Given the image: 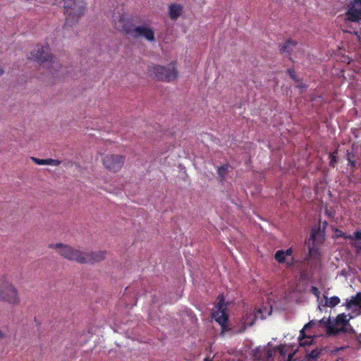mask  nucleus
<instances>
[{"label":"nucleus","instance_id":"obj_1","mask_svg":"<svg viewBox=\"0 0 361 361\" xmlns=\"http://www.w3.org/2000/svg\"><path fill=\"white\" fill-rule=\"evenodd\" d=\"M63 3L65 27H72L78 23L86 10V4L84 0H55L54 4Z\"/></svg>","mask_w":361,"mask_h":361},{"label":"nucleus","instance_id":"obj_2","mask_svg":"<svg viewBox=\"0 0 361 361\" xmlns=\"http://www.w3.org/2000/svg\"><path fill=\"white\" fill-rule=\"evenodd\" d=\"M50 47L49 45H37L30 53V59L40 63H49V69L52 75H57L54 72L60 71L61 66L58 61L49 54Z\"/></svg>","mask_w":361,"mask_h":361},{"label":"nucleus","instance_id":"obj_3","mask_svg":"<svg viewBox=\"0 0 361 361\" xmlns=\"http://www.w3.org/2000/svg\"><path fill=\"white\" fill-rule=\"evenodd\" d=\"M148 73L150 76L154 77L158 80L171 82L178 77V71L174 63H171L166 66L153 65L148 67Z\"/></svg>","mask_w":361,"mask_h":361},{"label":"nucleus","instance_id":"obj_4","mask_svg":"<svg viewBox=\"0 0 361 361\" xmlns=\"http://www.w3.org/2000/svg\"><path fill=\"white\" fill-rule=\"evenodd\" d=\"M48 247L58 250L60 255L68 260L75 261L80 264L81 262H82L81 260L82 258V252L79 250L74 249L68 245H64L63 243H51L49 244Z\"/></svg>","mask_w":361,"mask_h":361},{"label":"nucleus","instance_id":"obj_5","mask_svg":"<svg viewBox=\"0 0 361 361\" xmlns=\"http://www.w3.org/2000/svg\"><path fill=\"white\" fill-rule=\"evenodd\" d=\"M122 30L126 34L135 39L143 37L149 42H154L155 40L153 29L147 25H140L131 27L124 25L122 26Z\"/></svg>","mask_w":361,"mask_h":361},{"label":"nucleus","instance_id":"obj_6","mask_svg":"<svg viewBox=\"0 0 361 361\" xmlns=\"http://www.w3.org/2000/svg\"><path fill=\"white\" fill-rule=\"evenodd\" d=\"M349 319L344 314H339L337 315L334 323H331L329 319L326 322V327L327 329V334L329 335H337L340 332H345V326L348 324Z\"/></svg>","mask_w":361,"mask_h":361},{"label":"nucleus","instance_id":"obj_7","mask_svg":"<svg viewBox=\"0 0 361 361\" xmlns=\"http://www.w3.org/2000/svg\"><path fill=\"white\" fill-rule=\"evenodd\" d=\"M125 157L118 154H106L102 158L104 166L111 171L117 172L123 166Z\"/></svg>","mask_w":361,"mask_h":361},{"label":"nucleus","instance_id":"obj_8","mask_svg":"<svg viewBox=\"0 0 361 361\" xmlns=\"http://www.w3.org/2000/svg\"><path fill=\"white\" fill-rule=\"evenodd\" d=\"M345 19L348 21L358 23L361 20V0L351 1L345 12Z\"/></svg>","mask_w":361,"mask_h":361},{"label":"nucleus","instance_id":"obj_9","mask_svg":"<svg viewBox=\"0 0 361 361\" xmlns=\"http://www.w3.org/2000/svg\"><path fill=\"white\" fill-rule=\"evenodd\" d=\"M0 300L6 301L12 305H18L20 302L18 290L11 284L5 286L0 290Z\"/></svg>","mask_w":361,"mask_h":361},{"label":"nucleus","instance_id":"obj_10","mask_svg":"<svg viewBox=\"0 0 361 361\" xmlns=\"http://www.w3.org/2000/svg\"><path fill=\"white\" fill-rule=\"evenodd\" d=\"M106 252L105 251H97L92 252H82V258L81 264H93L99 262L106 257Z\"/></svg>","mask_w":361,"mask_h":361},{"label":"nucleus","instance_id":"obj_11","mask_svg":"<svg viewBox=\"0 0 361 361\" xmlns=\"http://www.w3.org/2000/svg\"><path fill=\"white\" fill-rule=\"evenodd\" d=\"M183 6L179 4H171L169 6V16L173 20H176L183 13Z\"/></svg>","mask_w":361,"mask_h":361},{"label":"nucleus","instance_id":"obj_12","mask_svg":"<svg viewBox=\"0 0 361 361\" xmlns=\"http://www.w3.org/2000/svg\"><path fill=\"white\" fill-rule=\"evenodd\" d=\"M344 306L347 310H350L353 307H357L361 310V292L357 293L350 299H346Z\"/></svg>","mask_w":361,"mask_h":361},{"label":"nucleus","instance_id":"obj_13","mask_svg":"<svg viewBox=\"0 0 361 361\" xmlns=\"http://www.w3.org/2000/svg\"><path fill=\"white\" fill-rule=\"evenodd\" d=\"M342 236L344 239H350L354 240L355 243L353 246L361 250V231H356L353 235H346L345 233H343Z\"/></svg>","mask_w":361,"mask_h":361},{"label":"nucleus","instance_id":"obj_14","mask_svg":"<svg viewBox=\"0 0 361 361\" xmlns=\"http://www.w3.org/2000/svg\"><path fill=\"white\" fill-rule=\"evenodd\" d=\"M213 317L215 320L221 326H224L228 319V317L226 312V310H216L212 314Z\"/></svg>","mask_w":361,"mask_h":361},{"label":"nucleus","instance_id":"obj_15","mask_svg":"<svg viewBox=\"0 0 361 361\" xmlns=\"http://www.w3.org/2000/svg\"><path fill=\"white\" fill-rule=\"evenodd\" d=\"M33 161L38 165H51V166H59L61 163V161L53 159H38L35 157H32Z\"/></svg>","mask_w":361,"mask_h":361},{"label":"nucleus","instance_id":"obj_16","mask_svg":"<svg viewBox=\"0 0 361 361\" xmlns=\"http://www.w3.org/2000/svg\"><path fill=\"white\" fill-rule=\"evenodd\" d=\"M297 44L298 42L296 41L288 39L281 46L280 51L281 53H290Z\"/></svg>","mask_w":361,"mask_h":361},{"label":"nucleus","instance_id":"obj_17","mask_svg":"<svg viewBox=\"0 0 361 361\" xmlns=\"http://www.w3.org/2000/svg\"><path fill=\"white\" fill-rule=\"evenodd\" d=\"M274 258L276 261H277L279 264H282L284 262H286L288 265H292L293 264V259L291 257V260L289 262L288 259H287V256L284 255L283 252V250H280L276 252Z\"/></svg>","mask_w":361,"mask_h":361},{"label":"nucleus","instance_id":"obj_18","mask_svg":"<svg viewBox=\"0 0 361 361\" xmlns=\"http://www.w3.org/2000/svg\"><path fill=\"white\" fill-rule=\"evenodd\" d=\"M324 298L326 300L325 305L330 307H336L341 302L340 298L338 296H333L328 298L327 296L324 295Z\"/></svg>","mask_w":361,"mask_h":361},{"label":"nucleus","instance_id":"obj_19","mask_svg":"<svg viewBox=\"0 0 361 361\" xmlns=\"http://www.w3.org/2000/svg\"><path fill=\"white\" fill-rule=\"evenodd\" d=\"M322 349H314L312 350L310 353L307 354V359L309 360H317V358L319 357V355L322 353Z\"/></svg>","mask_w":361,"mask_h":361},{"label":"nucleus","instance_id":"obj_20","mask_svg":"<svg viewBox=\"0 0 361 361\" xmlns=\"http://www.w3.org/2000/svg\"><path fill=\"white\" fill-rule=\"evenodd\" d=\"M228 165H224L219 166L217 170L218 175L222 178L224 179L226 176V173L228 171Z\"/></svg>","mask_w":361,"mask_h":361},{"label":"nucleus","instance_id":"obj_21","mask_svg":"<svg viewBox=\"0 0 361 361\" xmlns=\"http://www.w3.org/2000/svg\"><path fill=\"white\" fill-rule=\"evenodd\" d=\"M216 310H226V306L224 304V299L223 297H218V302L216 305Z\"/></svg>","mask_w":361,"mask_h":361},{"label":"nucleus","instance_id":"obj_22","mask_svg":"<svg viewBox=\"0 0 361 361\" xmlns=\"http://www.w3.org/2000/svg\"><path fill=\"white\" fill-rule=\"evenodd\" d=\"M336 154H337V151H335L329 154V159H330L329 165L332 167L335 166V163L336 162Z\"/></svg>","mask_w":361,"mask_h":361},{"label":"nucleus","instance_id":"obj_23","mask_svg":"<svg viewBox=\"0 0 361 361\" xmlns=\"http://www.w3.org/2000/svg\"><path fill=\"white\" fill-rule=\"evenodd\" d=\"M310 292L315 295L317 298H319L320 297V291L316 286H312L310 288Z\"/></svg>","mask_w":361,"mask_h":361},{"label":"nucleus","instance_id":"obj_24","mask_svg":"<svg viewBox=\"0 0 361 361\" xmlns=\"http://www.w3.org/2000/svg\"><path fill=\"white\" fill-rule=\"evenodd\" d=\"M312 341H313V338L311 336H310V338L300 340V345L305 346V345H310L311 343L312 342Z\"/></svg>","mask_w":361,"mask_h":361},{"label":"nucleus","instance_id":"obj_25","mask_svg":"<svg viewBox=\"0 0 361 361\" xmlns=\"http://www.w3.org/2000/svg\"><path fill=\"white\" fill-rule=\"evenodd\" d=\"M347 159L348 161V165H350L353 168H355V161L350 159V153L347 154Z\"/></svg>","mask_w":361,"mask_h":361},{"label":"nucleus","instance_id":"obj_26","mask_svg":"<svg viewBox=\"0 0 361 361\" xmlns=\"http://www.w3.org/2000/svg\"><path fill=\"white\" fill-rule=\"evenodd\" d=\"M306 329H302L300 331V340H304V339H306V338H310V336H307L305 335V331Z\"/></svg>","mask_w":361,"mask_h":361},{"label":"nucleus","instance_id":"obj_27","mask_svg":"<svg viewBox=\"0 0 361 361\" xmlns=\"http://www.w3.org/2000/svg\"><path fill=\"white\" fill-rule=\"evenodd\" d=\"M283 252L284 254V255H286L287 257H292V255H293V249L292 248H288L286 250H283Z\"/></svg>","mask_w":361,"mask_h":361},{"label":"nucleus","instance_id":"obj_28","mask_svg":"<svg viewBox=\"0 0 361 361\" xmlns=\"http://www.w3.org/2000/svg\"><path fill=\"white\" fill-rule=\"evenodd\" d=\"M288 75H290V77L294 80H297V78H296V75L295 73V71L293 69H288Z\"/></svg>","mask_w":361,"mask_h":361},{"label":"nucleus","instance_id":"obj_29","mask_svg":"<svg viewBox=\"0 0 361 361\" xmlns=\"http://www.w3.org/2000/svg\"><path fill=\"white\" fill-rule=\"evenodd\" d=\"M315 324V322L314 321H310L307 324H306L305 326H304V329H310L311 328L314 324Z\"/></svg>","mask_w":361,"mask_h":361},{"label":"nucleus","instance_id":"obj_30","mask_svg":"<svg viewBox=\"0 0 361 361\" xmlns=\"http://www.w3.org/2000/svg\"><path fill=\"white\" fill-rule=\"evenodd\" d=\"M317 233V231L315 228H313L311 231L310 237L311 238L314 240L316 238V233Z\"/></svg>","mask_w":361,"mask_h":361},{"label":"nucleus","instance_id":"obj_31","mask_svg":"<svg viewBox=\"0 0 361 361\" xmlns=\"http://www.w3.org/2000/svg\"><path fill=\"white\" fill-rule=\"evenodd\" d=\"M325 214L329 217H332L334 216V214L331 212H330L328 209H326Z\"/></svg>","mask_w":361,"mask_h":361},{"label":"nucleus","instance_id":"obj_32","mask_svg":"<svg viewBox=\"0 0 361 361\" xmlns=\"http://www.w3.org/2000/svg\"><path fill=\"white\" fill-rule=\"evenodd\" d=\"M328 225V223L327 221H324L323 223H322V229L323 230H325L326 227Z\"/></svg>","mask_w":361,"mask_h":361},{"label":"nucleus","instance_id":"obj_33","mask_svg":"<svg viewBox=\"0 0 361 361\" xmlns=\"http://www.w3.org/2000/svg\"><path fill=\"white\" fill-rule=\"evenodd\" d=\"M5 337V334L0 329V338Z\"/></svg>","mask_w":361,"mask_h":361},{"label":"nucleus","instance_id":"obj_34","mask_svg":"<svg viewBox=\"0 0 361 361\" xmlns=\"http://www.w3.org/2000/svg\"><path fill=\"white\" fill-rule=\"evenodd\" d=\"M4 73V70L3 67L0 65V75H3Z\"/></svg>","mask_w":361,"mask_h":361},{"label":"nucleus","instance_id":"obj_35","mask_svg":"<svg viewBox=\"0 0 361 361\" xmlns=\"http://www.w3.org/2000/svg\"><path fill=\"white\" fill-rule=\"evenodd\" d=\"M343 233L342 231H341V233H339V236H341V237H342V238H343V236H342V235H343Z\"/></svg>","mask_w":361,"mask_h":361}]
</instances>
